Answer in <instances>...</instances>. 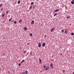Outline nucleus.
Listing matches in <instances>:
<instances>
[{
    "label": "nucleus",
    "mask_w": 74,
    "mask_h": 74,
    "mask_svg": "<svg viewBox=\"0 0 74 74\" xmlns=\"http://www.w3.org/2000/svg\"><path fill=\"white\" fill-rule=\"evenodd\" d=\"M45 45V43L44 42L42 44V46L43 47H44Z\"/></svg>",
    "instance_id": "obj_8"
},
{
    "label": "nucleus",
    "mask_w": 74,
    "mask_h": 74,
    "mask_svg": "<svg viewBox=\"0 0 74 74\" xmlns=\"http://www.w3.org/2000/svg\"><path fill=\"white\" fill-rule=\"evenodd\" d=\"M34 4V2H32L30 4L31 5H33Z\"/></svg>",
    "instance_id": "obj_20"
},
{
    "label": "nucleus",
    "mask_w": 74,
    "mask_h": 74,
    "mask_svg": "<svg viewBox=\"0 0 74 74\" xmlns=\"http://www.w3.org/2000/svg\"><path fill=\"white\" fill-rule=\"evenodd\" d=\"M18 66H21V63H19L18 64Z\"/></svg>",
    "instance_id": "obj_31"
},
{
    "label": "nucleus",
    "mask_w": 74,
    "mask_h": 74,
    "mask_svg": "<svg viewBox=\"0 0 74 74\" xmlns=\"http://www.w3.org/2000/svg\"><path fill=\"white\" fill-rule=\"evenodd\" d=\"M14 23H15V24H16V21H14Z\"/></svg>",
    "instance_id": "obj_27"
},
{
    "label": "nucleus",
    "mask_w": 74,
    "mask_h": 74,
    "mask_svg": "<svg viewBox=\"0 0 74 74\" xmlns=\"http://www.w3.org/2000/svg\"><path fill=\"white\" fill-rule=\"evenodd\" d=\"M25 62V60H23L21 62V63H23V62Z\"/></svg>",
    "instance_id": "obj_16"
},
{
    "label": "nucleus",
    "mask_w": 74,
    "mask_h": 74,
    "mask_svg": "<svg viewBox=\"0 0 74 74\" xmlns=\"http://www.w3.org/2000/svg\"><path fill=\"white\" fill-rule=\"evenodd\" d=\"M10 72H8V73H9Z\"/></svg>",
    "instance_id": "obj_39"
},
{
    "label": "nucleus",
    "mask_w": 74,
    "mask_h": 74,
    "mask_svg": "<svg viewBox=\"0 0 74 74\" xmlns=\"http://www.w3.org/2000/svg\"><path fill=\"white\" fill-rule=\"evenodd\" d=\"M47 37V36L45 35L44 37Z\"/></svg>",
    "instance_id": "obj_36"
},
{
    "label": "nucleus",
    "mask_w": 74,
    "mask_h": 74,
    "mask_svg": "<svg viewBox=\"0 0 74 74\" xmlns=\"http://www.w3.org/2000/svg\"><path fill=\"white\" fill-rule=\"evenodd\" d=\"M19 22L20 23H21L22 22V20H21V19H20L19 20Z\"/></svg>",
    "instance_id": "obj_10"
},
{
    "label": "nucleus",
    "mask_w": 74,
    "mask_h": 74,
    "mask_svg": "<svg viewBox=\"0 0 74 74\" xmlns=\"http://www.w3.org/2000/svg\"><path fill=\"white\" fill-rule=\"evenodd\" d=\"M26 51H24V53H26Z\"/></svg>",
    "instance_id": "obj_32"
},
{
    "label": "nucleus",
    "mask_w": 74,
    "mask_h": 74,
    "mask_svg": "<svg viewBox=\"0 0 74 74\" xmlns=\"http://www.w3.org/2000/svg\"><path fill=\"white\" fill-rule=\"evenodd\" d=\"M41 43H39L38 44V47L40 48L41 47Z\"/></svg>",
    "instance_id": "obj_6"
},
{
    "label": "nucleus",
    "mask_w": 74,
    "mask_h": 74,
    "mask_svg": "<svg viewBox=\"0 0 74 74\" xmlns=\"http://www.w3.org/2000/svg\"><path fill=\"white\" fill-rule=\"evenodd\" d=\"M27 45H29V43H27Z\"/></svg>",
    "instance_id": "obj_35"
},
{
    "label": "nucleus",
    "mask_w": 74,
    "mask_h": 74,
    "mask_svg": "<svg viewBox=\"0 0 74 74\" xmlns=\"http://www.w3.org/2000/svg\"><path fill=\"white\" fill-rule=\"evenodd\" d=\"M12 22H14V21H12Z\"/></svg>",
    "instance_id": "obj_38"
},
{
    "label": "nucleus",
    "mask_w": 74,
    "mask_h": 74,
    "mask_svg": "<svg viewBox=\"0 0 74 74\" xmlns=\"http://www.w3.org/2000/svg\"><path fill=\"white\" fill-rule=\"evenodd\" d=\"M46 66L44 65V68H45V66Z\"/></svg>",
    "instance_id": "obj_33"
},
{
    "label": "nucleus",
    "mask_w": 74,
    "mask_h": 74,
    "mask_svg": "<svg viewBox=\"0 0 74 74\" xmlns=\"http://www.w3.org/2000/svg\"><path fill=\"white\" fill-rule=\"evenodd\" d=\"M20 0H19L18 1V4H20V3L21 2V1H20Z\"/></svg>",
    "instance_id": "obj_14"
},
{
    "label": "nucleus",
    "mask_w": 74,
    "mask_h": 74,
    "mask_svg": "<svg viewBox=\"0 0 74 74\" xmlns=\"http://www.w3.org/2000/svg\"><path fill=\"white\" fill-rule=\"evenodd\" d=\"M64 72H65V71H64V70H63L62 71V73H64Z\"/></svg>",
    "instance_id": "obj_24"
},
{
    "label": "nucleus",
    "mask_w": 74,
    "mask_h": 74,
    "mask_svg": "<svg viewBox=\"0 0 74 74\" xmlns=\"http://www.w3.org/2000/svg\"><path fill=\"white\" fill-rule=\"evenodd\" d=\"M48 69H49V67H48V66H47L46 67V68H45L46 70H48Z\"/></svg>",
    "instance_id": "obj_5"
},
{
    "label": "nucleus",
    "mask_w": 74,
    "mask_h": 74,
    "mask_svg": "<svg viewBox=\"0 0 74 74\" xmlns=\"http://www.w3.org/2000/svg\"><path fill=\"white\" fill-rule=\"evenodd\" d=\"M2 5H3V4H0V7H1V6H2Z\"/></svg>",
    "instance_id": "obj_23"
},
{
    "label": "nucleus",
    "mask_w": 74,
    "mask_h": 74,
    "mask_svg": "<svg viewBox=\"0 0 74 74\" xmlns=\"http://www.w3.org/2000/svg\"><path fill=\"white\" fill-rule=\"evenodd\" d=\"M39 63L40 64H41V63H42V62L41 61V59L39 58Z\"/></svg>",
    "instance_id": "obj_4"
},
{
    "label": "nucleus",
    "mask_w": 74,
    "mask_h": 74,
    "mask_svg": "<svg viewBox=\"0 0 74 74\" xmlns=\"http://www.w3.org/2000/svg\"><path fill=\"white\" fill-rule=\"evenodd\" d=\"M2 17H4V14H2Z\"/></svg>",
    "instance_id": "obj_28"
},
{
    "label": "nucleus",
    "mask_w": 74,
    "mask_h": 74,
    "mask_svg": "<svg viewBox=\"0 0 74 74\" xmlns=\"http://www.w3.org/2000/svg\"><path fill=\"white\" fill-rule=\"evenodd\" d=\"M72 1H74V0H72Z\"/></svg>",
    "instance_id": "obj_37"
},
{
    "label": "nucleus",
    "mask_w": 74,
    "mask_h": 74,
    "mask_svg": "<svg viewBox=\"0 0 74 74\" xmlns=\"http://www.w3.org/2000/svg\"><path fill=\"white\" fill-rule=\"evenodd\" d=\"M62 33H63V32H64V30L63 29L62 30Z\"/></svg>",
    "instance_id": "obj_30"
},
{
    "label": "nucleus",
    "mask_w": 74,
    "mask_h": 74,
    "mask_svg": "<svg viewBox=\"0 0 74 74\" xmlns=\"http://www.w3.org/2000/svg\"><path fill=\"white\" fill-rule=\"evenodd\" d=\"M34 23V20H33L31 22V24L32 25H33V23Z\"/></svg>",
    "instance_id": "obj_7"
},
{
    "label": "nucleus",
    "mask_w": 74,
    "mask_h": 74,
    "mask_svg": "<svg viewBox=\"0 0 74 74\" xmlns=\"http://www.w3.org/2000/svg\"><path fill=\"white\" fill-rule=\"evenodd\" d=\"M54 29H55V27L52 28L50 30L51 32H52L54 30Z\"/></svg>",
    "instance_id": "obj_2"
},
{
    "label": "nucleus",
    "mask_w": 74,
    "mask_h": 74,
    "mask_svg": "<svg viewBox=\"0 0 74 74\" xmlns=\"http://www.w3.org/2000/svg\"><path fill=\"white\" fill-rule=\"evenodd\" d=\"M64 33H65V34H67V33H68V31H67V30L66 29H65L64 32Z\"/></svg>",
    "instance_id": "obj_3"
},
{
    "label": "nucleus",
    "mask_w": 74,
    "mask_h": 74,
    "mask_svg": "<svg viewBox=\"0 0 74 74\" xmlns=\"http://www.w3.org/2000/svg\"><path fill=\"white\" fill-rule=\"evenodd\" d=\"M29 36H32L33 35L32 34V33H30L29 34Z\"/></svg>",
    "instance_id": "obj_13"
},
{
    "label": "nucleus",
    "mask_w": 74,
    "mask_h": 74,
    "mask_svg": "<svg viewBox=\"0 0 74 74\" xmlns=\"http://www.w3.org/2000/svg\"><path fill=\"white\" fill-rule=\"evenodd\" d=\"M71 3L72 4H74V2L73 1H71Z\"/></svg>",
    "instance_id": "obj_22"
},
{
    "label": "nucleus",
    "mask_w": 74,
    "mask_h": 74,
    "mask_svg": "<svg viewBox=\"0 0 74 74\" xmlns=\"http://www.w3.org/2000/svg\"><path fill=\"white\" fill-rule=\"evenodd\" d=\"M67 18L68 19H69V18H70V17H69V16H68L67 17Z\"/></svg>",
    "instance_id": "obj_29"
},
{
    "label": "nucleus",
    "mask_w": 74,
    "mask_h": 74,
    "mask_svg": "<svg viewBox=\"0 0 74 74\" xmlns=\"http://www.w3.org/2000/svg\"><path fill=\"white\" fill-rule=\"evenodd\" d=\"M60 55H61V56L62 55V53H60Z\"/></svg>",
    "instance_id": "obj_34"
},
{
    "label": "nucleus",
    "mask_w": 74,
    "mask_h": 74,
    "mask_svg": "<svg viewBox=\"0 0 74 74\" xmlns=\"http://www.w3.org/2000/svg\"><path fill=\"white\" fill-rule=\"evenodd\" d=\"M2 10H1V11H2Z\"/></svg>",
    "instance_id": "obj_40"
},
{
    "label": "nucleus",
    "mask_w": 74,
    "mask_h": 74,
    "mask_svg": "<svg viewBox=\"0 0 74 74\" xmlns=\"http://www.w3.org/2000/svg\"><path fill=\"white\" fill-rule=\"evenodd\" d=\"M25 74H27V73H28V71H25Z\"/></svg>",
    "instance_id": "obj_18"
},
{
    "label": "nucleus",
    "mask_w": 74,
    "mask_h": 74,
    "mask_svg": "<svg viewBox=\"0 0 74 74\" xmlns=\"http://www.w3.org/2000/svg\"><path fill=\"white\" fill-rule=\"evenodd\" d=\"M24 29L25 30H27V27H25L24 28Z\"/></svg>",
    "instance_id": "obj_9"
},
{
    "label": "nucleus",
    "mask_w": 74,
    "mask_h": 74,
    "mask_svg": "<svg viewBox=\"0 0 74 74\" xmlns=\"http://www.w3.org/2000/svg\"><path fill=\"white\" fill-rule=\"evenodd\" d=\"M32 8V5H31L30 8H29V9L30 10Z\"/></svg>",
    "instance_id": "obj_19"
},
{
    "label": "nucleus",
    "mask_w": 74,
    "mask_h": 74,
    "mask_svg": "<svg viewBox=\"0 0 74 74\" xmlns=\"http://www.w3.org/2000/svg\"><path fill=\"white\" fill-rule=\"evenodd\" d=\"M50 66L52 69L53 68V63H51L50 64Z\"/></svg>",
    "instance_id": "obj_1"
},
{
    "label": "nucleus",
    "mask_w": 74,
    "mask_h": 74,
    "mask_svg": "<svg viewBox=\"0 0 74 74\" xmlns=\"http://www.w3.org/2000/svg\"><path fill=\"white\" fill-rule=\"evenodd\" d=\"M56 15H57V13H55L53 15V16H56Z\"/></svg>",
    "instance_id": "obj_12"
},
{
    "label": "nucleus",
    "mask_w": 74,
    "mask_h": 74,
    "mask_svg": "<svg viewBox=\"0 0 74 74\" xmlns=\"http://www.w3.org/2000/svg\"><path fill=\"white\" fill-rule=\"evenodd\" d=\"M59 11L58 10H54V11L55 12H57V11Z\"/></svg>",
    "instance_id": "obj_15"
},
{
    "label": "nucleus",
    "mask_w": 74,
    "mask_h": 74,
    "mask_svg": "<svg viewBox=\"0 0 74 74\" xmlns=\"http://www.w3.org/2000/svg\"><path fill=\"white\" fill-rule=\"evenodd\" d=\"M71 35H72V36H74V33H71Z\"/></svg>",
    "instance_id": "obj_17"
},
{
    "label": "nucleus",
    "mask_w": 74,
    "mask_h": 74,
    "mask_svg": "<svg viewBox=\"0 0 74 74\" xmlns=\"http://www.w3.org/2000/svg\"><path fill=\"white\" fill-rule=\"evenodd\" d=\"M21 74H25V73L24 72H23L22 73H21Z\"/></svg>",
    "instance_id": "obj_25"
},
{
    "label": "nucleus",
    "mask_w": 74,
    "mask_h": 74,
    "mask_svg": "<svg viewBox=\"0 0 74 74\" xmlns=\"http://www.w3.org/2000/svg\"><path fill=\"white\" fill-rule=\"evenodd\" d=\"M8 12H9V11H8V10L7 11L6 13H7V14H8Z\"/></svg>",
    "instance_id": "obj_21"
},
{
    "label": "nucleus",
    "mask_w": 74,
    "mask_h": 74,
    "mask_svg": "<svg viewBox=\"0 0 74 74\" xmlns=\"http://www.w3.org/2000/svg\"><path fill=\"white\" fill-rule=\"evenodd\" d=\"M30 55H31V56H32V51H30Z\"/></svg>",
    "instance_id": "obj_11"
},
{
    "label": "nucleus",
    "mask_w": 74,
    "mask_h": 74,
    "mask_svg": "<svg viewBox=\"0 0 74 74\" xmlns=\"http://www.w3.org/2000/svg\"><path fill=\"white\" fill-rule=\"evenodd\" d=\"M11 21V18H10L9 20V22H10V21Z\"/></svg>",
    "instance_id": "obj_26"
}]
</instances>
